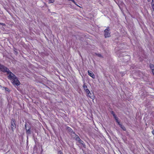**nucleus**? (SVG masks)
Instances as JSON below:
<instances>
[{
  "label": "nucleus",
  "instance_id": "nucleus-19",
  "mask_svg": "<svg viewBox=\"0 0 154 154\" xmlns=\"http://www.w3.org/2000/svg\"><path fill=\"white\" fill-rule=\"evenodd\" d=\"M68 130L69 131H70L71 130H72V129H71V128H69H69H68Z\"/></svg>",
  "mask_w": 154,
  "mask_h": 154
},
{
  "label": "nucleus",
  "instance_id": "nucleus-11",
  "mask_svg": "<svg viewBox=\"0 0 154 154\" xmlns=\"http://www.w3.org/2000/svg\"><path fill=\"white\" fill-rule=\"evenodd\" d=\"M119 125L120 127L122 129V130H123L125 131V130H126L124 126L123 125H122L120 124H119Z\"/></svg>",
  "mask_w": 154,
  "mask_h": 154
},
{
  "label": "nucleus",
  "instance_id": "nucleus-17",
  "mask_svg": "<svg viewBox=\"0 0 154 154\" xmlns=\"http://www.w3.org/2000/svg\"><path fill=\"white\" fill-rule=\"evenodd\" d=\"M152 7L153 8V10L154 11V5L152 3Z\"/></svg>",
  "mask_w": 154,
  "mask_h": 154
},
{
  "label": "nucleus",
  "instance_id": "nucleus-16",
  "mask_svg": "<svg viewBox=\"0 0 154 154\" xmlns=\"http://www.w3.org/2000/svg\"><path fill=\"white\" fill-rule=\"evenodd\" d=\"M49 3H52L54 2V0H49Z\"/></svg>",
  "mask_w": 154,
  "mask_h": 154
},
{
  "label": "nucleus",
  "instance_id": "nucleus-2",
  "mask_svg": "<svg viewBox=\"0 0 154 154\" xmlns=\"http://www.w3.org/2000/svg\"><path fill=\"white\" fill-rule=\"evenodd\" d=\"M8 75V78L9 79L11 80L16 76L12 72H11L9 69L8 71L6 72Z\"/></svg>",
  "mask_w": 154,
  "mask_h": 154
},
{
  "label": "nucleus",
  "instance_id": "nucleus-5",
  "mask_svg": "<svg viewBox=\"0 0 154 154\" xmlns=\"http://www.w3.org/2000/svg\"><path fill=\"white\" fill-rule=\"evenodd\" d=\"M11 127L12 131H14L16 128V125L14 120H13L11 122Z\"/></svg>",
  "mask_w": 154,
  "mask_h": 154
},
{
  "label": "nucleus",
  "instance_id": "nucleus-3",
  "mask_svg": "<svg viewBox=\"0 0 154 154\" xmlns=\"http://www.w3.org/2000/svg\"><path fill=\"white\" fill-rule=\"evenodd\" d=\"M8 71V69L6 67L0 64V71L6 72Z\"/></svg>",
  "mask_w": 154,
  "mask_h": 154
},
{
  "label": "nucleus",
  "instance_id": "nucleus-21",
  "mask_svg": "<svg viewBox=\"0 0 154 154\" xmlns=\"http://www.w3.org/2000/svg\"><path fill=\"white\" fill-rule=\"evenodd\" d=\"M152 133L153 134H154V130H153L152 131Z\"/></svg>",
  "mask_w": 154,
  "mask_h": 154
},
{
  "label": "nucleus",
  "instance_id": "nucleus-12",
  "mask_svg": "<svg viewBox=\"0 0 154 154\" xmlns=\"http://www.w3.org/2000/svg\"><path fill=\"white\" fill-rule=\"evenodd\" d=\"M112 114L113 115L115 120H117V117L116 116L115 114V113L113 111L112 112Z\"/></svg>",
  "mask_w": 154,
  "mask_h": 154
},
{
  "label": "nucleus",
  "instance_id": "nucleus-9",
  "mask_svg": "<svg viewBox=\"0 0 154 154\" xmlns=\"http://www.w3.org/2000/svg\"><path fill=\"white\" fill-rule=\"evenodd\" d=\"M78 142L79 143H80L84 147H85V144H84V142H83V141L82 140H80Z\"/></svg>",
  "mask_w": 154,
  "mask_h": 154
},
{
  "label": "nucleus",
  "instance_id": "nucleus-20",
  "mask_svg": "<svg viewBox=\"0 0 154 154\" xmlns=\"http://www.w3.org/2000/svg\"><path fill=\"white\" fill-rule=\"evenodd\" d=\"M8 88H5V90L6 91H8Z\"/></svg>",
  "mask_w": 154,
  "mask_h": 154
},
{
  "label": "nucleus",
  "instance_id": "nucleus-6",
  "mask_svg": "<svg viewBox=\"0 0 154 154\" xmlns=\"http://www.w3.org/2000/svg\"><path fill=\"white\" fill-rule=\"evenodd\" d=\"M88 75L91 77L92 78L94 79L95 78V75L93 72L91 71H88Z\"/></svg>",
  "mask_w": 154,
  "mask_h": 154
},
{
  "label": "nucleus",
  "instance_id": "nucleus-15",
  "mask_svg": "<svg viewBox=\"0 0 154 154\" xmlns=\"http://www.w3.org/2000/svg\"><path fill=\"white\" fill-rule=\"evenodd\" d=\"M95 54L96 55L98 56V57H102L101 55L100 54L96 53Z\"/></svg>",
  "mask_w": 154,
  "mask_h": 154
},
{
  "label": "nucleus",
  "instance_id": "nucleus-8",
  "mask_svg": "<svg viewBox=\"0 0 154 154\" xmlns=\"http://www.w3.org/2000/svg\"><path fill=\"white\" fill-rule=\"evenodd\" d=\"M85 91L87 93V96H89V94H90L91 95H92L91 93H90V91L88 89H86V90Z\"/></svg>",
  "mask_w": 154,
  "mask_h": 154
},
{
  "label": "nucleus",
  "instance_id": "nucleus-1",
  "mask_svg": "<svg viewBox=\"0 0 154 154\" xmlns=\"http://www.w3.org/2000/svg\"><path fill=\"white\" fill-rule=\"evenodd\" d=\"M12 82L13 85L18 86L20 85V82L18 80L17 78L15 76L11 80Z\"/></svg>",
  "mask_w": 154,
  "mask_h": 154
},
{
  "label": "nucleus",
  "instance_id": "nucleus-4",
  "mask_svg": "<svg viewBox=\"0 0 154 154\" xmlns=\"http://www.w3.org/2000/svg\"><path fill=\"white\" fill-rule=\"evenodd\" d=\"M109 28H108L106 29L104 31V36L106 38L109 37L110 36V33L109 30L108 29Z\"/></svg>",
  "mask_w": 154,
  "mask_h": 154
},
{
  "label": "nucleus",
  "instance_id": "nucleus-13",
  "mask_svg": "<svg viewBox=\"0 0 154 154\" xmlns=\"http://www.w3.org/2000/svg\"><path fill=\"white\" fill-rule=\"evenodd\" d=\"M88 97H89L91 98L93 100L94 99V95H93V94H92V95L89 94V96H87Z\"/></svg>",
  "mask_w": 154,
  "mask_h": 154
},
{
  "label": "nucleus",
  "instance_id": "nucleus-18",
  "mask_svg": "<svg viewBox=\"0 0 154 154\" xmlns=\"http://www.w3.org/2000/svg\"><path fill=\"white\" fill-rule=\"evenodd\" d=\"M116 120V121L117 122V123H118V124H119V121H118V118H117V120Z\"/></svg>",
  "mask_w": 154,
  "mask_h": 154
},
{
  "label": "nucleus",
  "instance_id": "nucleus-22",
  "mask_svg": "<svg viewBox=\"0 0 154 154\" xmlns=\"http://www.w3.org/2000/svg\"><path fill=\"white\" fill-rule=\"evenodd\" d=\"M148 2H150V0H147Z\"/></svg>",
  "mask_w": 154,
  "mask_h": 154
},
{
  "label": "nucleus",
  "instance_id": "nucleus-10",
  "mask_svg": "<svg viewBox=\"0 0 154 154\" xmlns=\"http://www.w3.org/2000/svg\"><path fill=\"white\" fill-rule=\"evenodd\" d=\"M75 140L78 142L79 141L81 140L79 137L77 135H76L75 137Z\"/></svg>",
  "mask_w": 154,
  "mask_h": 154
},
{
  "label": "nucleus",
  "instance_id": "nucleus-7",
  "mask_svg": "<svg viewBox=\"0 0 154 154\" xmlns=\"http://www.w3.org/2000/svg\"><path fill=\"white\" fill-rule=\"evenodd\" d=\"M26 133L27 134H31V131L30 130V128L29 127L28 128H27V127L26 126Z\"/></svg>",
  "mask_w": 154,
  "mask_h": 154
},
{
  "label": "nucleus",
  "instance_id": "nucleus-14",
  "mask_svg": "<svg viewBox=\"0 0 154 154\" xmlns=\"http://www.w3.org/2000/svg\"><path fill=\"white\" fill-rule=\"evenodd\" d=\"M83 88L85 90H86V89H87V86L85 84V83L83 86Z\"/></svg>",
  "mask_w": 154,
  "mask_h": 154
}]
</instances>
